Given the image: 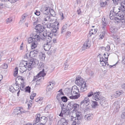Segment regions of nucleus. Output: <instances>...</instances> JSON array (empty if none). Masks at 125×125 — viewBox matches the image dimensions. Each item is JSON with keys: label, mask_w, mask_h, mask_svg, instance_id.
<instances>
[{"label": "nucleus", "mask_w": 125, "mask_h": 125, "mask_svg": "<svg viewBox=\"0 0 125 125\" xmlns=\"http://www.w3.org/2000/svg\"><path fill=\"white\" fill-rule=\"evenodd\" d=\"M41 38V36L34 33L33 34L32 37L29 38L28 39V42L29 43H32L34 41H40Z\"/></svg>", "instance_id": "nucleus-8"}, {"label": "nucleus", "mask_w": 125, "mask_h": 125, "mask_svg": "<svg viewBox=\"0 0 125 125\" xmlns=\"http://www.w3.org/2000/svg\"><path fill=\"white\" fill-rule=\"evenodd\" d=\"M55 84L54 81H52L49 82L47 86V91H51L53 87L54 86Z\"/></svg>", "instance_id": "nucleus-17"}, {"label": "nucleus", "mask_w": 125, "mask_h": 125, "mask_svg": "<svg viewBox=\"0 0 125 125\" xmlns=\"http://www.w3.org/2000/svg\"><path fill=\"white\" fill-rule=\"evenodd\" d=\"M114 3L117 4L121 0H112Z\"/></svg>", "instance_id": "nucleus-60"}, {"label": "nucleus", "mask_w": 125, "mask_h": 125, "mask_svg": "<svg viewBox=\"0 0 125 125\" xmlns=\"http://www.w3.org/2000/svg\"><path fill=\"white\" fill-rule=\"evenodd\" d=\"M74 114L75 115V118L79 120H80L82 119V115L81 113L80 112H77L76 113H74Z\"/></svg>", "instance_id": "nucleus-27"}, {"label": "nucleus", "mask_w": 125, "mask_h": 125, "mask_svg": "<svg viewBox=\"0 0 125 125\" xmlns=\"http://www.w3.org/2000/svg\"><path fill=\"white\" fill-rule=\"evenodd\" d=\"M100 92L94 93V95L92 96L93 99L96 101H99L101 98L102 97L100 95Z\"/></svg>", "instance_id": "nucleus-15"}, {"label": "nucleus", "mask_w": 125, "mask_h": 125, "mask_svg": "<svg viewBox=\"0 0 125 125\" xmlns=\"http://www.w3.org/2000/svg\"><path fill=\"white\" fill-rule=\"evenodd\" d=\"M125 15V14L124 12L122 11L121 12V14L120 13V14H119V15H118L119 16V17L120 18H122Z\"/></svg>", "instance_id": "nucleus-51"}, {"label": "nucleus", "mask_w": 125, "mask_h": 125, "mask_svg": "<svg viewBox=\"0 0 125 125\" xmlns=\"http://www.w3.org/2000/svg\"><path fill=\"white\" fill-rule=\"evenodd\" d=\"M107 2H101L100 3V5L101 7H104L105 6Z\"/></svg>", "instance_id": "nucleus-54"}, {"label": "nucleus", "mask_w": 125, "mask_h": 125, "mask_svg": "<svg viewBox=\"0 0 125 125\" xmlns=\"http://www.w3.org/2000/svg\"><path fill=\"white\" fill-rule=\"evenodd\" d=\"M19 88V86L16 82L15 84H13L11 86L9 89V90L11 92H12V91L10 90L11 89H14L15 90H17Z\"/></svg>", "instance_id": "nucleus-22"}, {"label": "nucleus", "mask_w": 125, "mask_h": 125, "mask_svg": "<svg viewBox=\"0 0 125 125\" xmlns=\"http://www.w3.org/2000/svg\"><path fill=\"white\" fill-rule=\"evenodd\" d=\"M18 69L17 67H16L14 70V76H18Z\"/></svg>", "instance_id": "nucleus-40"}, {"label": "nucleus", "mask_w": 125, "mask_h": 125, "mask_svg": "<svg viewBox=\"0 0 125 125\" xmlns=\"http://www.w3.org/2000/svg\"><path fill=\"white\" fill-rule=\"evenodd\" d=\"M31 58V55L30 54V53H27L26 54L25 56V58Z\"/></svg>", "instance_id": "nucleus-48"}, {"label": "nucleus", "mask_w": 125, "mask_h": 125, "mask_svg": "<svg viewBox=\"0 0 125 125\" xmlns=\"http://www.w3.org/2000/svg\"><path fill=\"white\" fill-rule=\"evenodd\" d=\"M40 12L39 11H36V12L35 13V14L39 16L40 15Z\"/></svg>", "instance_id": "nucleus-64"}, {"label": "nucleus", "mask_w": 125, "mask_h": 125, "mask_svg": "<svg viewBox=\"0 0 125 125\" xmlns=\"http://www.w3.org/2000/svg\"><path fill=\"white\" fill-rule=\"evenodd\" d=\"M62 101L63 102H65L67 101V99L66 97L63 96L62 98Z\"/></svg>", "instance_id": "nucleus-46"}, {"label": "nucleus", "mask_w": 125, "mask_h": 125, "mask_svg": "<svg viewBox=\"0 0 125 125\" xmlns=\"http://www.w3.org/2000/svg\"><path fill=\"white\" fill-rule=\"evenodd\" d=\"M52 16H50L47 14H43L40 17V18L41 21L43 25L46 26L47 28H51L53 24L51 22H53L54 19Z\"/></svg>", "instance_id": "nucleus-3"}, {"label": "nucleus", "mask_w": 125, "mask_h": 125, "mask_svg": "<svg viewBox=\"0 0 125 125\" xmlns=\"http://www.w3.org/2000/svg\"><path fill=\"white\" fill-rule=\"evenodd\" d=\"M76 80L75 81V83L77 85H81L85 83L84 82L83 78L79 76H77L76 78Z\"/></svg>", "instance_id": "nucleus-12"}, {"label": "nucleus", "mask_w": 125, "mask_h": 125, "mask_svg": "<svg viewBox=\"0 0 125 125\" xmlns=\"http://www.w3.org/2000/svg\"><path fill=\"white\" fill-rule=\"evenodd\" d=\"M23 110L22 107H18L14 110V114L15 115H19L25 113L24 112L22 111Z\"/></svg>", "instance_id": "nucleus-14"}, {"label": "nucleus", "mask_w": 125, "mask_h": 125, "mask_svg": "<svg viewBox=\"0 0 125 125\" xmlns=\"http://www.w3.org/2000/svg\"><path fill=\"white\" fill-rule=\"evenodd\" d=\"M52 49V48L51 49ZM50 49L48 51V52H47V54L49 55H51L52 54L55 52V50L54 49Z\"/></svg>", "instance_id": "nucleus-39"}, {"label": "nucleus", "mask_w": 125, "mask_h": 125, "mask_svg": "<svg viewBox=\"0 0 125 125\" xmlns=\"http://www.w3.org/2000/svg\"><path fill=\"white\" fill-rule=\"evenodd\" d=\"M97 102L96 101H93L91 104V106L92 108H95L98 105Z\"/></svg>", "instance_id": "nucleus-37"}, {"label": "nucleus", "mask_w": 125, "mask_h": 125, "mask_svg": "<svg viewBox=\"0 0 125 125\" xmlns=\"http://www.w3.org/2000/svg\"><path fill=\"white\" fill-rule=\"evenodd\" d=\"M40 114H37L36 116V117L35 119L34 123H40Z\"/></svg>", "instance_id": "nucleus-34"}, {"label": "nucleus", "mask_w": 125, "mask_h": 125, "mask_svg": "<svg viewBox=\"0 0 125 125\" xmlns=\"http://www.w3.org/2000/svg\"><path fill=\"white\" fill-rule=\"evenodd\" d=\"M119 16L118 15H113L111 13V12L110 13L109 15V17L111 20L114 19L117 22H119L120 21V18L119 17Z\"/></svg>", "instance_id": "nucleus-16"}, {"label": "nucleus", "mask_w": 125, "mask_h": 125, "mask_svg": "<svg viewBox=\"0 0 125 125\" xmlns=\"http://www.w3.org/2000/svg\"><path fill=\"white\" fill-rule=\"evenodd\" d=\"M110 49V46L109 45H107L105 48V49L106 51H109Z\"/></svg>", "instance_id": "nucleus-52"}, {"label": "nucleus", "mask_w": 125, "mask_h": 125, "mask_svg": "<svg viewBox=\"0 0 125 125\" xmlns=\"http://www.w3.org/2000/svg\"><path fill=\"white\" fill-rule=\"evenodd\" d=\"M121 8L122 10L125 11V0L122 2L121 5Z\"/></svg>", "instance_id": "nucleus-38"}, {"label": "nucleus", "mask_w": 125, "mask_h": 125, "mask_svg": "<svg viewBox=\"0 0 125 125\" xmlns=\"http://www.w3.org/2000/svg\"><path fill=\"white\" fill-rule=\"evenodd\" d=\"M53 25L52 26L51 28H48L52 30V33H56L58 29V25L59 24V23L57 22H55L52 23Z\"/></svg>", "instance_id": "nucleus-11"}, {"label": "nucleus", "mask_w": 125, "mask_h": 125, "mask_svg": "<svg viewBox=\"0 0 125 125\" xmlns=\"http://www.w3.org/2000/svg\"><path fill=\"white\" fill-rule=\"evenodd\" d=\"M113 10V12L111 11L110 13L111 12V13L114 15L116 14V15H119V14H120V13H121V12L120 11V9L118 7H114Z\"/></svg>", "instance_id": "nucleus-19"}, {"label": "nucleus", "mask_w": 125, "mask_h": 125, "mask_svg": "<svg viewBox=\"0 0 125 125\" xmlns=\"http://www.w3.org/2000/svg\"><path fill=\"white\" fill-rule=\"evenodd\" d=\"M43 37L41 39L44 40L43 43V47L45 50L48 51L50 49H52L53 47L52 46L51 42L52 40L51 37L50 36L49 34H47L46 32H45L42 34Z\"/></svg>", "instance_id": "nucleus-2"}, {"label": "nucleus", "mask_w": 125, "mask_h": 125, "mask_svg": "<svg viewBox=\"0 0 125 125\" xmlns=\"http://www.w3.org/2000/svg\"><path fill=\"white\" fill-rule=\"evenodd\" d=\"M105 19L104 18L103 19V18L102 19V25L103 26H105L107 25V22L105 21Z\"/></svg>", "instance_id": "nucleus-42"}, {"label": "nucleus", "mask_w": 125, "mask_h": 125, "mask_svg": "<svg viewBox=\"0 0 125 125\" xmlns=\"http://www.w3.org/2000/svg\"><path fill=\"white\" fill-rule=\"evenodd\" d=\"M122 62L123 64H125V55L123 56V60L122 61Z\"/></svg>", "instance_id": "nucleus-59"}, {"label": "nucleus", "mask_w": 125, "mask_h": 125, "mask_svg": "<svg viewBox=\"0 0 125 125\" xmlns=\"http://www.w3.org/2000/svg\"><path fill=\"white\" fill-rule=\"evenodd\" d=\"M104 56L107 55V56H105L104 57L105 59H107L106 61H107L108 60V57L109 56V55H108V53H105L104 54Z\"/></svg>", "instance_id": "nucleus-61"}, {"label": "nucleus", "mask_w": 125, "mask_h": 125, "mask_svg": "<svg viewBox=\"0 0 125 125\" xmlns=\"http://www.w3.org/2000/svg\"><path fill=\"white\" fill-rule=\"evenodd\" d=\"M25 88V91L26 92L29 93H30V92L31 88L29 86H27Z\"/></svg>", "instance_id": "nucleus-47"}, {"label": "nucleus", "mask_w": 125, "mask_h": 125, "mask_svg": "<svg viewBox=\"0 0 125 125\" xmlns=\"http://www.w3.org/2000/svg\"><path fill=\"white\" fill-rule=\"evenodd\" d=\"M97 31V30L96 29H91L88 35L89 37L91 36L92 34H95Z\"/></svg>", "instance_id": "nucleus-32"}, {"label": "nucleus", "mask_w": 125, "mask_h": 125, "mask_svg": "<svg viewBox=\"0 0 125 125\" xmlns=\"http://www.w3.org/2000/svg\"><path fill=\"white\" fill-rule=\"evenodd\" d=\"M38 63V62L36 59H31L30 61L24 62L20 63L19 66L20 72L23 73L25 72L27 69L31 70L34 65Z\"/></svg>", "instance_id": "nucleus-1"}, {"label": "nucleus", "mask_w": 125, "mask_h": 125, "mask_svg": "<svg viewBox=\"0 0 125 125\" xmlns=\"http://www.w3.org/2000/svg\"><path fill=\"white\" fill-rule=\"evenodd\" d=\"M61 113L59 114H58L59 116L61 117H65L66 115H68L70 113V109L67 106H64L63 104L61 107Z\"/></svg>", "instance_id": "nucleus-5"}, {"label": "nucleus", "mask_w": 125, "mask_h": 125, "mask_svg": "<svg viewBox=\"0 0 125 125\" xmlns=\"http://www.w3.org/2000/svg\"><path fill=\"white\" fill-rule=\"evenodd\" d=\"M12 21V20L11 18H10L7 19L6 20V22L7 23H8Z\"/></svg>", "instance_id": "nucleus-58"}, {"label": "nucleus", "mask_w": 125, "mask_h": 125, "mask_svg": "<svg viewBox=\"0 0 125 125\" xmlns=\"http://www.w3.org/2000/svg\"><path fill=\"white\" fill-rule=\"evenodd\" d=\"M71 32L69 31H68L66 33V36H67L69 37H70L71 36Z\"/></svg>", "instance_id": "nucleus-62"}, {"label": "nucleus", "mask_w": 125, "mask_h": 125, "mask_svg": "<svg viewBox=\"0 0 125 125\" xmlns=\"http://www.w3.org/2000/svg\"><path fill=\"white\" fill-rule=\"evenodd\" d=\"M67 92L68 95H71L69 96L71 99H77L80 96V94L78 93H79V89L76 86H73L71 90L68 89Z\"/></svg>", "instance_id": "nucleus-4"}, {"label": "nucleus", "mask_w": 125, "mask_h": 125, "mask_svg": "<svg viewBox=\"0 0 125 125\" xmlns=\"http://www.w3.org/2000/svg\"><path fill=\"white\" fill-rule=\"evenodd\" d=\"M91 42L90 40L89 39H88L83 44L82 50H84L87 49L88 48L91 46Z\"/></svg>", "instance_id": "nucleus-13"}, {"label": "nucleus", "mask_w": 125, "mask_h": 125, "mask_svg": "<svg viewBox=\"0 0 125 125\" xmlns=\"http://www.w3.org/2000/svg\"><path fill=\"white\" fill-rule=\"evenodd\" d=\"M68 124V120L65 118H61L58 123V125H67Z\"/></svg>", "instance_id": "nucleus-21"}, {"label": "nucleus", "mask_w": 125, "mask_h": 125, "mask_svg": "<svg viewBox=\"0 0 125 125\" xmlns=\"http://www.w3.org/2000/svg\"><path fill=\"white\" fill-rule=\"evenodd\" d=\"M62 92H60V93L57 94L56 97V98L58 100H59L60 98L62 99V97H63L62 96Z\"/></svg>", "instance_id": "nucleus-41"}, {"label": "nucleus", "mask_w": 125, "mask_h": 125, "mask_svg": "<svg viewBox=\"0 0 125 125\" xmlns=\"http://www.w3.org/2000/svg\"><path fill=\"white\" fill-rule=\"evenodd\" d=\"M121 116L122 118L124 119H125V112H123L121 115Z\"/></svg>", "instance_id": "nucleus-57"}, {"label": "nucleus", "mask_w": 125, "mask_h": 125, "mask_svg": "<svg viewBox=\"0 0 125 125\" xmlns=\"http://www.w3.org/2000/svg\"><path fill=\"white\" fill-rule=\"evenodd\" d=\"M117 29L115 26H112L110 28L111 31L113 33H115L117 31Z\"/></svg>", "instance_id": "nucleus-36"}, {"label": "nucleus", "mask_w": 125, "mask_h": 125, "mask_svg": "<svg viewBox=\"0 0 125 125\" xmlns=\"http://www.w3.org/2000/svg\"><path fill=\"white\" fill-rule=\"evenodd\" d=\"M92 114H87L85 115L84 116V119L87 121H90L92 118Z\"/></svg>", "instance_id": "nucleus-28"}, {"label": "nucleus", "mask_w": 125, "mask_h": 125, "mask_svg": "<svg viewBox=\"0 0 125 125\" xmlns=\"http://www.w3.org/2000/svg\"><path fill=\"white\" fill-rule=\"evenodd\" d=\"M94 94V93H93V92H90L88 93V94L87 97H90L93 95V96Z\"/></svg>", "instance_id": "nucleus-53"}, {"label": "nucleus", "mask_w": 125, "mask_h": 125, "mask_svg": "<svg viewBox=\"0 0 125 125\" xmlns=\"http://www.w3.org/2000/svg\"><path fill=\"white\" fill-rule=\"evenodd\" d=\"M123 93V92L122 91H117L114 94L111 96V98L113 97V96L116 98L119 96L120 95Z\"/></svg>", "instance_id": "nucleus-24"}, {"label": "nucleus", "mask_w": 125, "mask_h": 125, "mask_svg": "<svg viewBox=\"0 0 125 125\" xmlns=\"http://www.w3.org/2000/svg\"><path fill=\"white\" fill-rule=\"evenodd\" d=\"M67 105L68 107L70 110L73 109V111H74L75 110L78 109L79 107V105L78 104L73 102H69Z\"/></svg>", "instance_id": "nucleus-7"}, {"label": "nucleus", "mask_w": 125, "mask_h": 125, "mask_svg": "<svg viewBox=\"0 0 125 125\" xmlns=\"http://www.w3.org/2000/svg\"><path fill=\"white\" fill-rule=\"evenodd\" d=\"M50 9L49 7H45L42 10V11L44 14H47L50 12Z\"/></svg>", "instance_id": "nucleus-25"}, {"label": "nucleus", "mask_w": 125, "mask_h": 125, "mask_svg": "<svg viewBox=\"0 0 125 125\" xmlns=\"http://www.w3.org/2000/svg\"><path fill=\"white\" fill-rule=\"evenodd\" d=\"M80 104H83L85 107L88 106L90 104V101L89 98L87 97H85L84 99L81 101Z\"/></svg>", "instance_id": "nucleus-10"}, {"label": "nucleus", "mask_w": 125, "mask_h": 125, "mask_svg": "<svg viewBox=\"0 0 125 125\" xmlns=\"http://www.w3.org/2000/svg\"><path fill=\"white\" fill-rule=\"evenodd\" d=\"M106 60L100 62V65L102 66H105L106 64Z\"/></svg>", "instance_id": "nucleus-45"}, {"label": "nucleus", "mask_w": 125, "mask_h": 125, "mask_svg": "<svg viewBox=\"0 0 125 125\" xmlns=\"http://www.w3.org/2000/svg\"><path fill=\"white\" fill-rule=\"evenodd\" d=\"M68 27V25L67 24H66L63 25L62 27L61 30V33L62 34L64 33L66 31Z\"/></svg>", "instance_id": "nucleus-30"}, {"label": "nucleus", "mask_w": 125, "mask_h": 125, "mask_svg": "<svg viewBox=\"0 0 125 125\" xmlns=\"http://www.w3.org/2000/svg\"><path fill=\"white\" fill-rule=\"evenodd\" d=\"M47 118L45 116H43L40 118V123L43 124L47 122Z\"/></svg>", "instance_id": "nucleus-33"}, {"label": "nucleus", "mask_w": 125, "mask_h": 125, "mask_svg": "<svg viewBox=\"0 0 125 125\" xmlns=\"http://www.w3.org/2000/svg\"><path fill=\"white\" fill-rule=\"evenodd\" d=\"M86 83H84L83 84L80 85V89L79 93L83 92L86 91L87 90V86L86 85Z\"/></svg>", "instance_id": "nucleus-20"}, {"label": "nucleus", "mask_w": 125, "mask_h": 125, "mask_svg": "<svg viewBox=\"0 0 125 125\" xmlns=\"http://www.w3.org/2000/svg\"><path fill=\"white\" fill-rule=\"evenodd\" d=\"M70 119L71 121H73V122L76 124V125H79L81 123L80 120L75 118V117L73 116H71V118Z\"/></svg>", "instance_id": "nucleus-23"}, {"label": "nucleus", "mask_w": 125, "mask_h": 125, "mask_svg": "<svg viewBox=\"0 0 125 125\" xmlns=\"http://www.w3.org/2000/svg\"><path fill=\"white\" fill-rule=\"evenodd\" d=\"M50 13L51 15L52 16H54L55 15V13L54 10L52 9H50V12H49Z\"/></svg>", "instance_id": "nucleus-43"}, {"label": "nucleus", "mask_w": 125, "mask_h": 125, "mask_svg": "<svg viewBox=\"0 0 125 125\" xmlns=\"http://www.w3.org/2000/svg\"><path fill=\"white\" fill-rule=\"evenodd\" d=\"M99 101V102L100 104L104 107H106L108 105L105 98L103 97H102Z\"/></svg>", "instance_id": "nucleus-18"}, {"label": "nucleus", "mask_w": 125, "mask_h": 125, "mask_svg": "<svg viewBox=\"0 0 125 125\" xmlns=\"http://www.w3.org/2000/svg\"><path fill=\"white\" fill-rule=\"evenodd\" d=\"M37 40L34 41L33 42L31 43V48L32 49H34L37 46L38 44V41Z\"/></svg>", "instance_id": "nucleus-26"}, {"label": "nucleus", "mask_w": 125, "mask_h": 125, "mask_svg": "<svg viewBox=\"0 0 125 125\" xmlns=\"http://www.w3.org/2000/svg\"><path fill=\"white\" fill-rule=\"evenodd\" d=\"M76 2L77 4L79 5V6H82V5H81V0H76Z\"/></svg>", "instance_id": "nucleus-50"}, {"label": "nucleus", "mask_w": 125, "mask_h": 125, "mask_svg": "<svg viewBox=\"0 0 125 125\" xmlns=\"http://www.w3.org/2000/svg\"><path fill=\"white\" fill-rule=\"evenodd\" d=\"M27 16V15L26 14H23L21 16V20L19 22V23H21L24 22L25 21L26 18Z\"/></svg>", "instance_id": "nucleus-29"}, {"label": "nucleus", "mask_w": 125, "mask_h": 125, "mask_svg": "<svg viewBox=\"0 0 125 125\" xmlns=\"http://www.w3.org/2000/svg\"><path fill=\"white\" fill-rule=\"evenodd\" d=\"M50 107L51 106L49 105H48L45 108V110L46 111V110H48V109H49Z\"/></svg>", "instance_id": "nucleus-63"}, {"label": "nucleus", "mask_w": 125, "mask_h": 125, "mask_svg": "<svg viewBox=\"0 0 125 125\" xmlns=\"http://www.w3.org/2000/svg\"><path fill=\"white\" fill-rule=\"evenodd\" d=\"M21 82L20 84V88L22 90H23L25 89V83L23 81V79H21Z\"/></svg>", "instance_id": "nucleus-35"}, {"label": "nucleus", "mask_w": 125, "mask_h": 125, "mask_svg": "<svg viewBox=\"0 0 125 125\" xmlns=\"http://www.w3.org/2000/svg\"><path fill=\"white\" fill-rule=\"evenodd\" d=\"M2 68L4 69H6L8 67V65L7 64L4 63L2 66Z\"/></svg>", "instance_id": "nucleus-56"}, {"label": "nucleus", "mask_w": 125, "mask_h": 125, "mask_svg": "<svg viewBox=\"0 0 125 125\" xmlns=\"http://www.w3.org/2000/svg\"><path fill=\"white\" fill-rule=\"evenodd\" d=\"M36 30L37 31H38V32L36 34L37 35H39L41 36V37L42 38V37H43L42 34L45 31H44V32L42 33L41 32H42L43 30V28L42 26L41 25L39 24L38 25H37V26L36 27Z\"/></svg>", "instance_id": "nucleus-9"}, {"label": "nucleus", "mask_w": 125, "mask_h": 125, "mask_svg": "<svg viewBox=\"0 0 125 125\" xmlns=\"http://www.w3.org/2000/svg\"><path fill=\"white\" fill-rule=\"evenodd\" d=\"M105 35V32H103L102 34H100L99 36V39H103Z\"/></svg>", "instance_id": "nucleus-44"}, {"label": "nucleus", "mask_w": 125, "mask_h": 125, "mask_svg": "<svg viewBox=\"0 0 125 125\" xmlns=\"http://www.w3.org/2000/svg\"><path fill=\"white\" fill-rule=\"evenodd\" d=\"M122 124L123 122L119 120L117 122L115 125H122Z\"/></svg>", "instance_id": "nucleus-55"}, {"label": "nucleus", "mask_w": 125, "mask_h": 125, "mask_svg": "<svg viewBox=\"0 0 125 125\" xmlns=\"http://www.w3.org/2000/svg\"><path fill=\"white\" fill-rule=\"evenodd\" d=\"M30 54L31 55V58L35 56L37 54L38 52V51L37 50H34L30 52Z\"/></svg>", "instance_id": "nucleus-31"}, {"label": "nucleus", "mask_w": 125, "mask_h": 125, "mask_svg": "<svg viewBox=\"0 0 125 125\" xmlns=\"http://www.w3.org/2000/svg\"><path fill=\"white\" fill-rule=\"evenodd\" d=\"M88 75L91 77H93L94 76V73L92 71H90L89 72Z\"/></svg>", "instance_id": "nucleus-49"}, {"label": "nucleus", "mask_w": 125, "mask_h": 125, "mask_svg": "<svg viewBox=\"0 0 125 125\" xmlns=\"http://www.w3.org/2000/svg\"><path fill=\"white\" fill-rule=\"evenodd\" d=\"M46 73L44 71V69L43 70L38 74V75L36 76H35L33 80V81L36 80V82L37 83H39L41 79V76L43 77L46 75Z\"/></svg>", "instance_id": "nucleus-6"}]
</instances>
